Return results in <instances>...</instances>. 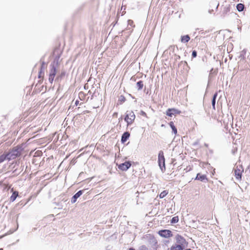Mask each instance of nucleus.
I'll use <instances>...</instances> for the list:
<instances>
[{
	"mask_svg": "<svg viewBox=\"0 0 250 250\" xmlns=\"http://www.w3.org/2000/svg\"><path fill=\"white\" fill-rule=\"evenodd\" d=\"M128 250H135L133 248H129Z\"/></svg>",
	"mask_w": 250,
	"mask_h": 250,
	"instance_id": "nucleus-32",
	"label": "nucleus"
},
{
	"mask_svg": "<svg viewBox=\"0 0 250 250\" xmlns=\"http://www.w3.org/2000/svg\"><path fill=\"white\" fill-rule=\"evenodd\" d=\"M135 118L136 116L133 111H127L124 119L127 124V126L132 125Z\"/></svg>",
	"mask_w": 250,
	"mask_h": 250,
	"instance_id": "nucleus-1",
	"label": "nucleus"
},
{
	"mask_svg": "<svg viewBox=\"0 0 250 250\" xmlns=\"http://www.w3.org/2000/svg\"><path fill=\"white\" fill-rule=\"evenodd\" d=\"M0 250H3V249L1 248L0 249Z\"/></svg>",
	"mask_w": 250,
	"mask_h": 250,
	"instance_id": "nucleus-34",
	"label": "nucleus"
},
{
	"mask_svg": "<svg viewBox=\"0 0 250 250\" xmlns=\"http://www.w3.org/2000/svg\"><path fill=\"white\" fill-rule=\"evenodd\" d=\"M56 74V69L54 66H53L50 71L49 76V81L51 83H52L55 76Z\"/></svg>",
	"mask_w": 250,
	"mask_h": 250,
	"instance_id": "nucleus-8",
	"label": "nucleus"
},
{
	"mask_svg": "<svg viewBox=\"0 0 250 250\" xmlns=\"http://www.w3.org/2000/svg\"><path fill=\"white\" fill-rule=\"evenodd\" d=\"M7 155V160H11L16 159L17 157L21 155V152L19 148L16 147L13 148L8 153H6Z\"/></svg>",
	"mask_w": 250,
	"mask_h": 250,
	"instance_id": "nucleus-2",
	"label": "nucleus"
},
{
	"mask_svg": "<svg viewBox=\"0 0 250 250\" xmlns=\"http://www.w3.org/2000/svg\"><path fill=\"white\" fill-rule=\"evenodd\" d=\"M11 191L13 192V193L10 197V201L12 202H13L15 200L16 198L18 196L19 193L17 191H14V189L13 188L11 189Z\"/></svg>",
	"mask_w": 250,
	"mask_h": 250,
	"instance_id": "nucleus-11",
	"label": "nucleus"
},
{
	"mask_svg": "<svg viewBox=\"0 0 250 250\" xmlns=\"http://www.w3.org/2000/svg\"><path fill=\"white\" fill-rule=\"evenodd\" d=\"M79 103V101H78V100H76V102H75V104H76V105H78Z\"/></svg>",
	"mask_w": 250,
	"mask_h": 250,
	"instance_id": "nucleus-30",
	"label": "nucleus"
},
{
	"mask_svg": "<svg viewBox=\"0 0 250 250\" xmlns=\"http://www.w3.org/2000/svg\"><path fill=\"white\" fill-rule=\"evenodd\" d=\"M118 116V113L117 112H115L114 113V114H113V117H117Z\"/></svg>",
	"mask_w": 250,
	"mask_h": 250,
	"instance_id": "nucleus-29",
	"label": "nucleus"
},
{
	"mask_svg": "<svg viewBox=\"0 0 250 250\" xmlns=\"http://www.w3.org/2000/svg\"><path fill=\"white\" fill-rule=\"evenodd\" d=\"M5 160H7V154H3L0 156V163H2Z\"/></svg>",
	"mask_w": 250,
	"mask_h": 250,
	"instance_id": "nucleus-21",
	"label": "nucleus"
},
{
	"mask_svg": "<svg viewBox=\"0 0 250 250\" xmlns=\"http://www.w3.org/2000/svg\"><path fill=\"white\" fill-rule=\"evenodd\" d=\"M144 82L143 81H140L136 83L137 89L138 90H141L144 87Z\"/></svg>",
	"mask_w": 250,
	"mask_h": 250,
	"instance_id": "nucleus-15",
	"label": "nucleus"
},
{
	"mask_svg": "<svg viewBox=\"0 0 250 250\" xmlns=\"http://www.w3.org/2000/svg\"><path fill=\"white\" fill-rule=\"evenodd\" d=\"M44 75L43 68L42 67L39 73V78H43Z\"/></svg>",
	"mask_w": 250,
	"mask_h": 250,
	"instance_id": "nucleus-25",
	"label": "nucleus"
},
{
	"mask_svg": "<svg viewBox=\"0 0 250 250\" xmlns=\"http://www.w3.org/2000/svg\"><path fill=\"white\" fill-rule=\"evenodd\" d=\"M86 94H85L83 91H81L79 93V98L82 101L84 100L86 98Z\"/></svg>",
	"mask_w": 250,
	"mask_h": 250,
	"instance_id": "nucleus-17",
	"label": "nucleus"
},
{
	"mask_svg": "<svg viewBox=\"0 0 250 250\" xmlns=\"http://www.w3.org/2000/svg\"><path fill=\"white\" fill-rule=\"evenodd\" d=\"M218 6H219V3H218V4H217V6H216V9H217V8H218Z\"/></svg>",
	"mask_w": 250,
	"mask_h": 250,
	"instance_id": "nucleus-33",
	"label": "nucleus"
},
{
	"mask_svg": "<svg viewBox=\"0 0 250 250\" xmlns=\"http://www.w3.org/2000/svg\"><path fill=\"white\" fill-rule=\"evenodd\" d=\"M131 166V164L129 161H125V163L118 165V168L123 171L127 170Z\"/></svg>",
	"mask_w": 250,
	"mask_h": 250,
	"instance_id": "nucleus-7",
	"label": "nucleus"
},
{
	"mask_svg": "<svg viewBox=\"0 0 250 250\" xmlns=\"http://www.w3.org/2000/svg\"><path fill=\"white\" fill-rule=\"evenodd\" d=\"M206 178V175H200V174L198 173L197 174L195 179L198 180H201V181H203Z\"/></svg>",
	"mask_w": 250,
	"mask_h": 250,
	"instance_id": "nucleus-18",
	"label": "nucleus"
},
{
	"mask_svg": "<svg viewBox=\"0 0 250 250\" xmlns=\"http://www.w3.org/2000/svg\"><path fill=\"white\" fill-rule=\"evenodd\" d=\"M176 242L181 244H183L185 242V239L183 236L179 234H177L175 236Z\"/></svg>",
	"mask_w": 250,
	"mask_h": 250,
	"instance_id": "nucleus-9",
	"label": "nucleus"
},
{
	"mask_svg": "<svg viewBox=\"0 0 250 250\" xmlns=\"http://www.w3.org/2000/svg\"><path fill=\"white\" fill-rule=\"evenodd\" d=\"M230 11L229 7L225 6L223 7V9L222 11V15L225 16Z\"/></svg>",
	"mask_w": 250,
	"mask_h": 250,
	"instance_id": "nucleus-19",
	"label": "nucleus"
},
{
	"mask_svg": "<svg viewBox=\"0 0 250 250\" xmlns=\"http://www.w3.org/2000/svg\"><path fill=\"white\" fill-rule=\"evenodd\" d=\"M140 114L143 117L148 118V116H147L146 113L144 111H141Z\"/></svg>",
	"mask_w": 250,
	"mask_h": 250,
	"instance_id": "nucleus-26",
	"label": "nucleus"
},
{
	"mask_svg": "<svg viewBox=\"0 0 250 250\" xmlns=\"http://www.w3.org/2000/svg\"><path fill=\"white\" fill-rule=\"evenodd\" d=\"M178 221H179L178 217L175 216L172 218V219L171 220V223L172 224L176 223H177L178 222Z\"/></svg>",
	"mask_w": 250,
	"mask_h": 250,
	"instance_id": "nucleus-24",
	"label": "nucleus"
},
{
	"mask_svg": "<svg viewBox=\"0 0 250 250\" xmlns=\"http://www.w3.org/2000/svg\"><path fill=\"white\" fill-rule=\"evenodd\" d=\"M169 125L171 127V128H172L174 134H176L177 133V130L176 127L174 125L173 122H170L169 123Z\"/></svg>",
	"mask_w": 250,
	"mask_h": 250,
	"instance_id": "nucleus-20",
	"label": "nucleus"
},
{
	"mask_svg": "<svg viewBox=\"0 0 250 250\" xmlns=\"http://www.w3.org/2000/svg\"><path fill=\"white\" fill-rule=\"evenodd\" d=\"M243 171V169L242 166H237L234 169V172L235 178L238 180H241L242 177V173Z\"/></svg>",
	"mask_w": 250,
	"mask_h": 250,
	"instance_id": "nucleus-4",
	"label": "nucleus"
},
{
	"mask_svg": "<svg viewBox=\"0 0 250 250\" xmlns=\"http://www.w3.org/2000/svg\"><path fill=\"white\" fill-rule=\"evenodd\" d=\"M167 190H164L159 194L160 198H163L168 194Z\"/></svg>",
	"mask_w": 250,
	"mask_h": 250,
	"instance_id": "nucleus-23",
	"label": "nucleus"
},
{
	"mask_svg": "<svg viewBox=\"0 0 250 250\" xmlns=\"http://www.w3.org/2000/svg\"><path fill=\"white\" fill-rule=\"evenodd\" d=\"M158 234L161 237L165 238H168L172 236V233L171 230L169 229H164L159 230Z\"/></svg>",
	"mask_w": 250,
	"mask_h": 250,
	"instance_id": "nucleus-5",
	"label": "nucleus"
},
{
	"mask_svg": "<svg viewBox=\"0 0 250 250\" xmlns=\"http://www.w3.org/2000/svg\"><path fill=\"white\" fill-rule=\"evenodd\" d=\"M236 7L237 9L240 12L244 10V5L242 3H239L237 5Z\"/></svg>",
	"mask_w": 250,
	"mask_h": 250,
	"instance_id": "nucleus-22",
	"label": "nucleus"
},
{
	"mask_svg": "<svg viewBox=\"0 0 250 250\" xmlns=\"http://www.w3.org/2000/svg\"><path fill=\"white\" fill-rule=\"evenodd\" d=\"M186 250H190V249H187Z\"/></svg>",
	"mask_w": 250,
	"mask_h": 250,
	"instance_id": "nucleus-35",
	"label": "nucleus"
},
{
	"mask_svg": "<svg viewBox=\"0 0 250 250\" xmlns=\"http://www.w3.org/2000/svg\"><path fill=\"white\" fill-rule=\"evenodd\" d=\"M130 136V134L129 132H125V133H124V134H123L122 136V138H121V141L122 143H125V142L129 138Z\"/></svg>",
	"mask_w": 250,
	"mask_h": 250,
	"instance_id": "nucleus-10",
	"label": "nucleus"
},
{
	"mask_svg": "<svg viewBox=\"0 0 250 250\" xmlns=\"http://www.w3.org/2000/svg\"><path fill=\"white\" fill-rule=\"evenodd\" d=\"M83 194V190H80L77 192L72 198V202L75 203L77 199L79 198Z\"/></svg>",
	"mask_w": 250,
	"mask_h": 250,
	"instance_id": "nucleus-12",
	"label": "nucleus"
},
{
	"mask_svg": "<svg viewBox=\"0 0 250 250\" xmlns=\"http://www.w3.org/2000/svg\"><path fill=\"white\" fill-rule=\"evenodd\" d=\"M181 111L176 108H168L166 111V115L169 117H172L174 115H179L181 114Z\"/></svg>",
	"mask_w": 250,
	"mask_h": 250,
	"instance_id": "nucleus-6",
	"label": "nucleus"
},
{
	"mask_svg": "<svg viewBox=\"0 0 250 250\" xmlns=\"http://www.w3.org/2000/svg\"><path fill=\"white\" fill-rule=\"evenodd\" d=\"M89 112H90V111H88V110H85V111H83L84 114H85V113H89Z\"/></svg>",
	"mask_w": 250,
	"mask_h": 250,
	"instance_id": "nucleus-31",
	"label": "nucleus"
},
{
	"mask_svg": "<svg viewBox=\"0 0 250 250\" xmlns=\"http://www.w3.org/2000/svg\"><path fill=\"white\" fill-rule=\"evenodd\" d=\"M158 161L159 166L162 171H165L166 170L165 159L164 157V152L162 150L160 151L159 152Z\"/></svg>",
	"mask_w": 250,
	"mask_h": 250,
	"instance_id": "nucleus-3",
	"label": "nucleus"
},
{
	"mask_svg": "<svg viewBox=\"0 0 250 250\" xmlns=\"http://www.w3.org/2000/svg\"><path fill=\"white\" fill-rule=\"evenodd\" d=\"M190 40V37L188 35H185L181 37V41L182 42H188Z\"/></svg>",
	"mask_w": 250,
	"mask_h": 250,
	"instance_id": "nucleus-13",
	"label": "nucleus"
},
{
	"mask_svg": "<svg viewBox=\"0 0 250 250\" xmlns=\"http://www.w3.org/2000/svg\"><path fill=\"white\" fill-rule=\"evenodd\" d=\"M197 56V52L195 50H194L192 53V57L193 58H195Z\"/></svg>",
	"mask_w": 250,
	"mask_h": 250,
	"instance_id": "nucleus-27",
	"label": "nucleus"
},
{
	"mask_svg": "<svg viewBox=\"0 0 250 250\" xmlns=\"http://www.w3.org/2000/svg\"><path fill=\"white\" fill-rule=\"evenodd\" d=\"M170 250H183V248L180 245H174L171 247Z\"/></svg>",
	"mask_w": 250,
	"mask_h": 250,
	"instance_id": "nucleus-14",
	"label": "nucleus"
},
{
	"mask_svg": "<svg viewBox=\"0 0 250 250\" xmlns=\"http://www.w3.org/2000/svg\"><path fill=\"white\" fill-rule=\"evenodd\" d=\"M208 12L210 13V14H212V13H214V10L213 9H211V10H208Z\"/></svg>",
	"mask_w": 250,
	"mask_h": 250,
	"instance_id": "nucleus-28",
	"label": "nucleus"
},
{
	"mask_svg": "<svg viewBox=\"0 0 250 250\" xmlns=\"http://www.w3.org/2000/svg\"><path fill=\"white\" fill-rule=\"evenodd\" d=\"M217 96V93L216 92L214 94L212 99V101H211L212 108L214 110L215 109V102H216V98Z\"/></svg>",
	"mask_w": 250,
	"mask_h": 250,
	"instance_id": "nucleus-16",
	"label": "nucleus"
}]
</instances>
